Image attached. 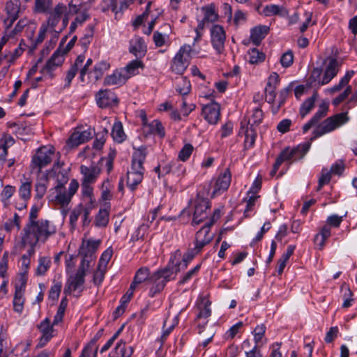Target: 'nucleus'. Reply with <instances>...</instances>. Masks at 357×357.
<instances>
[{"mask_svg": "<svg viewBox=\"0 0 357 357\" xmlns=\"http://www.w3.org/2000/svg\"><path fill=\"white\" fill-rule=\"evenodd\" d=\"M54 155V148L52 146H45L40 148L32 158V165L38 169L50 164Z\"/></svg>", "mask_w": 357, "mask_h": 357, "instance_id": "obj_18", "label": "nucleus"}, {"mask_svg": "<svg viewBox=\"0 0 357 357\" xmlns=\"http://www.w3.org/2000/svg\"><path fill=\"white\" fill-rule=\"evenodd\" d=\"M144 68V65L143 62L140 60L136 59L129 62L126 66L122 69L127 78L129 79L131 77L139 74V69H143Z\"/></svg>", "mask_w": 357, "mask_h": 357, "instance_id": "obj_42", "label": "nucleus"}, {"mask_svg": "<svg viewBox=\"0 0 357 357\" xmlns=\"http://www.w3.org/2000/svg\"><path fill=\"white\" fill-rule=\"evenodd\" d=\"M259 196L252 193V195H248L247 197L244 199V202L246 203V206L244 211V214L245 216H250L252 215V212L254 211L256 202Z\"/></svg>", "mask_w": 357, "mask_h": 357, "instance_id": "obj_52", "label": "nucleus"}, {"mask_svg": "<svg viewBox=\"0 0 357 357\" xmlns=\"http://www.w3.org/2000/svg\"><path fill=\"white\" fill-rule=\"evenodd\" d=\"M54 325L50 323L49 318H45L38 325V329L41 333L39 344L43 347L54 336Z\"/></svg>", "mask_w": 357, "mask_h": 357, "instance_id": "obj_28", "label": "nucleus"}, {"mask_svg": "<svg viewBox=\"0 0 357 357\" xmlns=\"http://www.w3.org/2000/svg\"><path fill=\"white\" fill-rule=\"evenodd\" d=\"M79 187V183L75 178L70 180L68 189L66 188L64 183H59L50 190V202L62 207L68 206Z\"/></svg>", "mask_w": 357, "mask_h": 357, "instance_id": "obj_5", "label": "nucleus"}, {"mask_svg": "<svg viewBox=\"0 0 357 357\" xmlns=\"http://www.w3.org/2000/svg\"><path fill=\"white\" fill-rule=\"evenodd\" d=\"M190 206L193 209V217L192 224L193 225L204 223V225H212L215 220L220 217V211L215 210L213 216H210V204L207 199L197 196Z\"/></svg>", "mask_w": 357, "mask_h": 357, "instance_id": "obj_4", "label": "nucleus"}, {"mask_svg": "<svg viewBox=\"0 0 357 357\" xmlns=\"http://www.w3.org/2000/svg\"><path fill=\"white\" fill-rule=\"evenodd\" d=\"M133 354L132 347L126 345L125 342H119L115 347V355L117 357H130Z\"/></svg>", "mask_w": 357, "mask_h": 357, "instance_id": "obj_48", "label": "nucleus"}, {"mask_svg": "<svg viewBox=\"0 0 357 357\" xmlns=\"http://www.w3.org/2000/svg\"><path fill=\"white\" fill-rule=\"evenodd\" d=\"M149 270L147 268L143 267L139 268L132 282V288L137 287L138 284L145 282L149 277Z\"/></svg>", "mask_w": 357, "mask_h": 357, "instance_id": "obj_50", "label": "nucleus"}, {"mask_svg": "<svg viewBox=\"0 0 357 357\" xmlns=\"http://www.w3.org/2000/svg\"><path fill=\"white\" fill-rule=\"evenodd\" d=\"M145 148L140 147L132 154V164L127 173V186L131 191L137 189L144 178V168L143 163L146 159Z\"/></svg>", "mask_w": 357, "mask_h": 357, "instance_id": "obj_3", "label": "nucleus"}, {"mask_svg": "<svg viewBox=\"0 0 357 357\" xmlns=\"http://www.w3.org/2000/svg\"><path fill=\"white\" fill-rule=\"evenodd\" d=\"M194 148L190 144H186L183 146L178 153V158L182 161H186L191 155Z\"/></svg>", "mask_w": 357, "mask_h": 357, "instance_id": "obj_62", "label": "nucleus"}, {"mask_svg": "<svg viewBox=\"0 0 357 357\" xmlns=\"http://www.w3.org/2000/svg\"><path fill=\"white\" fill-rule=\"evenodd\" d=\"M269 27L266 25H257L250 30V38L252 43L259 45L268 33Z\"/></svg>", "mask_w": 357, "mask_h": 357, "instance_id": "obj_36", "label": "nucleus"}, {"mask_svg": "<svg viewBox=\"0 0 357 357\" xmlns=\"http://www.w3.org/2000/svg\"><path fill=\"white\" fill-rule=\"evenodd\" d=\"M211 301L207 296H201L196 303L195 324L199 328V333H204V328L208 324V319L211 315Z\"/></svg>", "mask_w": 357, "mask_h": 357, "instance_id": "obj_13", "label": "nucleus"}, {"mask_svg": "<svg viewBox=\"0 0 357 357\" xmlns=\"http://www.w3.org/2000/svg\"><path fill=\"white\" fill-rule=\"evenodd\" d=\"M91 6V1L70 0L68 3V12L64 15L63 19V27H66L68 23V15H75V19L70 26V32H74L78 26L82 25L89 18Z\"/></svg>", "mask_w": 357, "mask_h": 357, "instance_id": "obj_2", "label": "nucleus"}, {"mask_svg": "<svg viewBox=\"0 0 357 357\" xmlns=\"http://www.w3.org/2000/svg\"><path fill=\"white\" fill-rule=\"evenodd\" d=\"M175 169H179V171H178V175H182L185 172V167L183 165L175 162H171L162 166L158 165V167H155V172L158 174V177L160 178L162 175L167 174L177 173Z\"/></svg>", "mask_w": 357, "mask_h": 357, "instance_id": "obj_34", "label": "nucleus"}, {"mask_svg": "<svg viewBox=\"0 0 357 357\" xmlns=\"http://www.w3.org/2000/svg\"><path fill=\"white\" fill-rule=\"evenodd\" d=\"M202 12L204 15V18L202 22L197 26L196 29L197 31V38L200 37V34L199 33L198 29H203L204 28V22H215L218 20L219 15L216 11L215 6L213 3H211L208 6H204L202 8Z\"/></svg>", "mask_w": 357, "mask_h": 357, "instance_id": "obj_27", "label": "nucleus"}, {"mask_svg": "<svg viewBox=\"0 0 357 357\" xmlns=\"http://www.w3.org/2000/svg\"><path fill=\"white\" fill-rule=\"evenodd\" d=\"M47 32H53L52 33L53 36L50 39V44L47 47V48L45 50H43L42 53L43 54H47L49 53L50 50H52L54 47V45H56V40H57L56 34L58 33V31H56L54 28H52L50 26V25L49 24H47V22H43L40 28V30H39V32H38V36L36 38V43H41L44 40V38L45 37V34Z\"/></svg>", "mask_w": 357, "mask_h": 357, "instance_id": "obj_24", "label": "nucleus"}, {"mask_svg": "<svg viewBox=\"0 0 357 357\" xmlns=\"http://www.w3.org/2000/svg\"><path fill=\"white\" fill-rule=\"evenodd\" d=\"M341 63L335 58H328L324 63V69L314 68L311 74V78L319 85L328 84L338 73Z\"/></svg>", "mask_w": 357, "mask_h": 357, "instance_id": "obj_6", "label": "nucleus"}, {"mask_svg": "<svg viewBox=\"0 0 357 357\" xmlns=\"http://www.w3.org/2000/svg\"><path fill=\"white\" fill-rule=\"evenodd\" d=\"M354 70L347 71L345 75L340 79L339 82L331 88H327L324 90L326 94H333L341 90L344 91L332 100V103L335 106L339 105L341 102L344 101L348 96L351 93L352 88L349 83L354 75Z\"/></svg>", "mask_w": 357, "mask_h": 357, "instance_id": "obj_11", "label": "nucleus"}, {"mask_svg": "<svg viewBox=\"0 0 357 357\" xmlns=\"http://www.w3.org/2000/svg\"><path fill=\"white\" fill-rule=\"evenodd\" d=\"M231 183V173L226 169L223 173L220 174L215 180L213 185L212 196L220 195L227 190Z\"/></svg>", "mask_w": 357, "mask_h": 357, "instance_id": "obj_26", "label": "nucleus"}, {"mask_svg": "<svg viewBox=\"0 0 357 357\" xmlns=\"http://www.w3.org/2000/svg\"><path fill=\"white\" fill-rule=\"evenodd\" d=\"M25 281L22 280L20 285H16L13 300V310L15 312L21 314L24 310L25 302Z\"/></svg>", "mask_w": 357, "mask_h": 357, "instance_id": "obj_29", "label": "nucleus"}, {"mask_svg": "<svg viewBox=\"0 0 357 357\" xmlns=\"http://www.w3.org/2000/svg\"><path fill=\"white\" fill-rule=\"evenodd\" d=\"M107 271V268L101 267L100 266H97L96 271L93 275V282L96 285H99L102 283L104 280L105 274Z\"/></svg>", "mask_w": 357, "mask_h": 357, "instance_id": "obj_59", "label": "nucleus"}, {"mask_svg": "<svg viewBox=\"0 0 357 357\" xmlns=\"http://www.w3.org/2000/svg\"><path fill=\"white\" fill-rule=\"evenodd\" d=\"M211 40L214 49L218 53L222 52L225 48L226 34L223 27L220 25H213L211 29Z\"/></svg>", "mask_w": 357, "mask_h": 357, "instance_id": "obj_21", "label": "nucleus"}, {"mask_svg": "<svg viewBox=\"0 0 357 357\" xmlns=\"http://www.w3.org/2000/svg\"><path fill=\"white\" fill-rule=\"evenodd\" d=\"M113 255V250L112 248H108L101 255L98 261V266L107 268V264L110 261Z\"/></svg>", "mask_w": 357, "mask_h": 357, "instance_id": "obj_56", "label": "nucleus"}, {"mask_svg": "<svg viewBox=\"0 0 357 357\" xmlns=\"http://www.w3.org/2000/svg\"><path fill=\"white\" fill-rule=\"evenodd\" d=\"M294 61V55L291 51L284 52L280 58V63L284 68H288L291 66Z\"/></svg>", "mask_w": 357, "mask_h": 357, "instance_id": "obj_64", "label": "nucleus"}, {"mask_svg": "<svg viewBox=\"0 0 357 357\" xmlns=\"http://www.w3.org/2000/svg\"><path fill=\"white\" fill-rule=\"evenodd\" d=\"M328 110V102H323L321 104H320L317 112L315 113V114L312 118V121H315L317 123L321 119H322L323 117H324L326 115Z\"/></svg>", "mask_w": 357, "mask_h": 357, "instance_id": "obj_55", "label": "nucleus"}, {"mask_svg": "<svg viewBox=\"0 0 357 357\" xmlns=\"http://www.w3.org/2000/svg\"><path fill=\"white\" fill-rule=\"evenodd\" d=\"M331 234V228L329 226H324L320 231L314 236V243L317 248L322 250L325 245L326 241L330 237Z\"/></svg>", "mask_w": 357, "mask_h": 357, "instance_id": "obj_41", "label": "nucleus"}, {"mask_svg": "<svg viewBox=\"0 0 357 357\" xmlns=\"http://www.w3.org/2000/svg\"><path fill=\"white\" fill-rule=\"evenodd\" d=\"M151 281L153 282V286L149 291V296L151 297L161 291L165 287L167 282L162 278L160 274L156 272L151 277Z\"/></svg>", "mask_w": 357, "mask_h": 357, "instance_id": "obj_39", "label": "nucleus"}, {"mask_svg": "<svg viewBox=\"0 0 357 357\" xmlns=\"http://www.w3.org/2000/svg\"><path fill=\"white\" fill-rule=\"evenodd\" d=\"M349 120L347 112L340 113L326 119L317 127L314 131V137L313 138L322 136L340 128L347 123Z\"/></svg>", "mask_w": 357, "mask_h": 357, "instance_id": "obj_14", "label": "nucleus"}, {"mask_svg": "<svg viewBox=\"0 0 357 357\" xmlns=\"http://www.w3.org/2000/svg\"><path fill=\"white\" fill-rule=\"evenodd\" d=\"M98 106L101 108L116 105L118 99L116 94L109 89H101L96 95Z\"/></svg>", "mask_w": 357, "mask_h": 357, "instance_id": "obj_22", "label": "nucleus"}, {"mask_svg": "<svg viewBox=\"0 0 357 357\" xmlns=\"http://www.w3.org/2000/svg\"><path fill=\"white\" fill-rule=\"evenodd\" d=\"M89 269L90 268L79 264L77 271L69 275L63 291L66 295H80L84 289L85 276Z\"/></svg>", "mask_w": 357, "mask_h": 357, "instance_id": "obj_10", "label": "nucleus"}, {"mask_svg": "<svg viewBox=\"0 0 357 357\" xmlns=\"http://www.w3.org/2000/svg\"><path fill=\"white\" fill-rule=\"evenodd\" d=\"M67 8L65 4L59 3L56 4L52 10L49 12V17L47 24L50 25L52 28H55L56 24L60 22L61 17L66 13Z\"/></svg>", "mask_w": 357, "mask_h": 357, "instance_id": "obj_31", "label": "nucleus"}, {"mask_svg": "<svg viewBox=\"0 0 357 357\" xmlns=\"http://www.w3.org/2000/svg\"><path fill=\"white\" fill-rule=\"evenodd\" d=\"M181 255L179 251H176L172 255L167 268L157 271L160 275L164 278L166 282L174 279L178 272L182 270L178 261L181 259Z\"/></svg>", "mask_w": 357, "mask_h": 357, "instance_id": "obj_19", "label": "nucleus"}, {"mask_svg": "<svg viewBox=\"0 0 357 357\" xmlns=\"http://www.w3.org/2000/svg\"><path fill=\"white\" fill-rule=\"evenodd\" d=\"M112 137L114 140L118 143L123 142L126 138L123 125L119 121H115L113 125L112 130Z\"/></svg>", "mask_w": 357, "mask_h": 357, "instance_id": "obj_44", "label": "nucleus"}, {"mask_svg": "<svg viewBox=\"0 0 357 357\" xmlns=\"http://www.w3.org/2000/svg\"><path fill=\"white\" fill-rule=\"evenodd\" d=\"M93 131L91 128L83 129L77 128L70 135L67 143L70 147H76L89 141L93 136Z\"/></svg>", "mask_w": 357, "mask_h": 357, "instance_id": "obj_20", "label": "nucleus"}, {"mask_svg": "<svg viewBox=\"0 0 357 357\" xmlns=\"http://www.w3.org/2000/svg\"><path fill=\"white\" fill-rule=\"evenodd\" d=\"M130 52L136 56H142L146 52V45L139 36L134 37L130 42Z\"/></svg>", "mask_w": 357, "mask_h": 357, "instance_id": "obj_37", "label": "nucleus"}, {"mask_svg": "<svg viewBox=\"0 0 357 357\" xmlns=\"http://www.w3.org/2000/svg\"><path fill=\"white\" fill-rule=\"evenodd\" d=\"M220 115V105L215 102L206 105L202 108L204 119L211 124H216Z\"/></svg>", "mask_w": 357, "mask_h": 357, "instance_id": "obj_25", "label": "nucleus"}, {"mask_svg": "<svg viewBox=\"0 0 357 357\" xmlns=\"http://www.w3.org/2000/svg\"><path fill=\"white\" fill-rule=\"evenodd\" d=\"M80 173L82 175L81 183V195L87 198H95L93 184L99 177L101 169L96 165H81Z\"/></svg>", "mask_w": 357, "mask_h": 357, "instance_id": "obj_8", "label": "nucleus"}, {"mask_svg": "<svg viewBox=\"0 0 357 357\" xmlns=\"http://www.w3.org/2000/svg\"><path fill=\"white\" fill-rule=\"evenodd\" d=\"M263 118V112L261 109L256 107L252 110V114L249 118L248 124L252 126L254 124H259Z\"/></svg>", "mask_w": 357, "mask_h": 357, "instance_id": "obj_58", "label": "nucleus"}, {"mask_svg": "<svg viewBox=\"0 0 357 357\" xmlns=\"http://www.w3.org/2000/svg\"><path fill=\"white\" fill-rule=\"evenodd\" d=\"M200 250L194 247L192 249H190L187 251V252L184 255L182 261H180V259L178 261V264H180V266L182 269L185 268L190 261L192 260V259L200 252Z\"/></svg>", "mask_w": 357, "mask_h": 357, "instance_id": "obj_53", "label": "nucleus"}, {"mask_svg": "<svg viewBox=\"0 0 357 357\" xmlns=\"http://www.w3.org/2000/svg\"><path fill=\"white\" fill-rule=\"evenodd\" d=\"M56 227L45 220L30 222L24 229L22 243L31 246L29 254L34 252L33 248L38 242L45 243L51 236L56 233Z\"/></svg>", "mask_w": 357, "mask_h": 357, "instance_id": "obj_1", "label": "nucleus"}, {"mask_svg": "<svg viewBox=\"0 0 357 357\" xmlns=\"http://www.w3.org/2000/svg\"><path fill=\"white\" fill-rule=\"evenodd\" d=\"M310 148V143H305L295 148H285L276 158V167L280 166L284 162L295 161L303 158Z\"/></svg>", "mask_w": 357, "mask_h": 357, "instance_id": "obj_15", "label": "nucleus"}, {"mask_svg": "<svg viewBox=\"0 0 357 357\" xmlns=\"http://www.w3.org/2000/svg\"><path fill=\"white\" fill-rule=\"evenodd\" d=\"M149 227V224L142 223L138 228L135 231L131 236V239L132 241H138L144 238L145 234H146L148 229Z\"/></svg>", "mask_w": 357, "mask_h": 357, "instance_id": "obj_57", "label": "nucleus"}, {"mask_svg": "<svg viewBox=\"0 0 357 357\" xmlns=\"http://www.w3.org/2000/svg\"><path fill=\"white\" fill-rule=\"evenodd\" d=\"M195 55L192 47L189 45H184L180 47L172 59L171 70L176 74H183L193 56Z\"/></svg>", "mask_w": 357, "mask_h": 357, "instance_id": "obj_12", "label": "nucleus"}, {"mask_svg": "<svg viewBox=\"0 0 357 357\" xmlns=\"http://www.w3.org/2000/svg\"><path fill=\"white\" fill-rule=\"evenodd\" d=\"M128 78L122 68L115 70L112 74L104 79L105 86H121L126 83Z\"/></svg>", "mask_w": 357, "mask_h": 357, "instance_id": "obj_33", "label": "nucleus"}, {"mask_svg": "<svg viewBox=\"0 0 357 357\" xmlns=\"http://www.w3.org/2000/svg\"><path fill=\"white\" fill-rule=\"evenodd\" d=\"M248 60L251 64H259L265 59V54L257 48H252L248 51Z\"/></svg>", "mask_w": 357, "mask_h": 357, "instance_id": "obj_46", "label": "nucleus"}, {"mask_svg": "<svg viewBox=\"0 0 357 357\" xmlns=\"http://www.w3.org/2000/svg\"><path fill=\"white\" fill-rule=\"evenodd\" d=\"M108 208H100L95 217V225L98 227H106L109 222Z\"/></svg>", "mask_w": 357, "mask_h": 357, "instance_id": "obj_47", "label": "nucleus"}, {"mask_svg": "<svg viewBox=\"0 0 357 357\" xmlns=\"http://www.w3.org/2000/svg\"><path fill=\"white\" fill-rule=\"evenodd\" d=\"M81 202L70 213L69 221L72 227L75 228L79 216L82 218L83 225H89V215L96 206V198H87L81 195Z\"/></svg>", "mask_w": 357, "mask_h": 357, "instance_id": "obj_7", "label": "nucleus"}, {"mask_svg": "<svg viewBox=\"0 0 357 357\" xmlns=\"http://www.w3.org/2000/svg\"><path fill=\"white\" fill-rule=\"evenodd\" d=\"M21 3L20 0H10L6 3V17L4 19V23L8 29L13 23L17 19L21 10Z\"/></svg>", "mask_w": 357, "mask_h": 357, "instance_id": "obj_23", "label": "nucleus"}, {"mask_svg": "<svg viewBox=\"0 0 357 357\" xmlns=\"http://www.w3.org/2000/svg\"><path fill=\"white\" fill-rule=\"evenodd\" d=\"M318 97L317 92L314 93L312 97L307 98L301 105L300 108V114L304 117L306 116L314 107V102Z\"/></svg>", "mask_w": 357, "mask_h": 357, "instance_id": "obj_51", "label": "nucleus"}, {"mask_svg": "<svg viewBox=\"0 0 357 357\" xmlns=\"http://www.w3.org/2000/svg\"><path fill=\"white\" fill-rule=\"evenodd\" d=\"M110 63L107 61H100L96 63L93 69L89 73V82H96L100 79L104 73L109 70Z\"/></svg>", "mask_w": 357, "mask_h": 357, "instance_id": "obj_32", "label": "nucleus"}, {"mask_svg": "<svg viewBox=\"0 0 357 357\" xmlns=\"http://www.w3.org/2000/svg\"><path fill=\"white\" fill-rule=\"evenodd\" d=\"M3 227L8 232L11 231L15 228H16L17 230H19L20 228V216L17 213H15L13 218L8 219L6 221Z\"/></svg>", "mask_w": 357, "mask_h": 357, "instance_id": "obj_54", "label": "nucleus"}, {"mask_svg": "<svg viewBox=\"0 0 357 357\" xmlns=\"http://www.w3.org/2000/svg\"><path fill=\"white\" fill-rule=\"evenodd\" d=\"M176 90L181 96L188 95L191 91V84L186 77H180L176 82Z\"/></svg>", "mask_w": 357, "mask_h": 357, "instance_id": "obj_45", "label": "nucleus"}, {"mask_svg": "<svg viewBox=\"0 0 357 357\" xmlns=\"http://www.w3.org/2000/svg\"><path fill=\"white\" fill-rule=\"evenodd\" d=\"M62 288V284L60 282H54L49 291V298L50 299L55 301H56L60 295L61 291Z\"/></svg>", "mask_w": 357, "mask_h": 357, "instance_id": "obj_60", "label": "nucleus"}, {"mask_svg": "<svg viewBox=\"0 0 357 357\" xmlns=\"http://www.w3.org/2000/svg\"><path fill=\"white\" fill-rule=\"evenodd\" d=\"M102 243L101 239L83 238L79 248V255L82 257L80 265L91 268L96 259V252Z\"/></svg>", "mask_w": 357, "mask_h": 357, "instance_id": "obj_9", "label": "nucleus"}, {"mask_svg": "<svg viewBox=\"0 0 357 357\" xmlns=\"http://www.w3.org/2000/svg\"><path fill=\"white\" fill-rule=\"evenodd\" d=\"M211 225H204L196 234L195 247L202 249L213 239V234L210 233Z\"/></svg>", "mask_w": 357, "mask_h": 357, "instance_id": "obj_30", "label": "nucleus"}, {"mask_svg": "<svg viewBox=\"0 0 357 357\" xmlns=\"http://www.w3.org/2000/svg\"><path fill=\"white\" fill-rule=\"evenodd\" d=\"M31 181L26 180L21 183L18 192L20 197L26 202L31 198Z\"/></svg>", "mask_w": 357, "mask_h": 357, "instance_id": "obj_49", "label": "nucleus"}, {"mask_svg": "<svg viewBox=\"0 0 357 357\" xmlns=\"http://www.w3.org/2000/svg\"><path fill=\"white\" fill-rule=\"evenodd\" d=\"M151 281L153 282V286L149 291V296L151 297L161 291L165 287L167 282L162 278L160 274L156 272L151 277Z\"/></svg>", "mask_w": 357, "mask_h": 357, "instance_id": "obj_40", "label": "nucleus"}, {"mask_svg": "<svg viewBox=\"0 0 357 357\" xmlns=\"http://www.w3.org/2000/svg\"><path fill=\"white\" fill-rule=\"evenodd\" d=\"M97 355L98 347L95 342H91L83 349L81 357H96Z\"/></svg>", "mask_w": 357, "mask_h": 357, "instance_id": "obj_63", "label": "nucleus"}, {"mask_svg": "<svg viewBox=\"0 0 357 357\" xmlns=\"http://www.w3.org/2000/svg\"><path fill=\"white\" fill-rule=\"evenodd\" d=\"M239 134L243 135L244 139V149H250L254 146L257 132L252 126L248 125L246 127H241L239 131Z\"/></svg>", "mask_w": 357, "mask_h": 357, "instance_id": "obj_35", "label": "nucleus"}, {"mask_svg": "<svg viewBox=\"0 0 357 357\" xmlns=\"http://www.w3.org/2000/svg\"><path fill=\"white\" fill-rule=\"evenodd\" d=\"M265 332L266 326L264 324H259L255 327L252 331L255 346L250 351L246 350L250 347V342L248 340H245L243 342L242 348L245 349V353L246 354L247 357H257L258 356H261L259 352V347L266 342Z\"/></svg>", "mask_w": 357, "mask_h": 357, "instance_id": "obj_16", "label": "nucleus"}, {"mask_svg": "<svg viewBox=\"0 0 357 357\" xmlns=\"http://www.w3.org/2000/svg\"><path fill=\"white\" fill-rule=\"evenodd\" d=\"M65 40L66 39L62 40L59 48L47 61L45 66L42 68L41 73L45 77L52 78L53 77L52 72L54 70V69L61 66V64L63 63L64 56L66 54L64 52H63V43Z\"/></svg>", "mask_w": 357, "mask_h": 357, "instance_id": "obj_17", "label": "nucleus"}, {"mask_svg": "<svg viewBox=\"0 0 357 357\" xmlns=\"http://www.w3.org/2000/svg\"><path fill=\"white\" fill-rule=\"evenodd\" d=\"M283 8L275 4H269L264 7L263 12L266 16L281 14Z\"/></svg>", "mask_w": 357, "mask_h": 357, "instance_id": "obj_61", "label": "nucleus"}, {"mask_svg": "<svg viewBox=\"0 0 357 357\" xmlns=\"http://www.w3.org/2000/svg\"><path fill=\"white\" fill-rule=\"evenodd\" d=\"M52 264L50 257L42 256L38 258V264L36 268V275L37 276H43L50 269Z\"/></svg>", "mask_w": 357, "mask_h": 357, "instance_id": "obj_43", "label": "nucleus"}, {"mask_svg": "<svg viewBox=\"0 0 357 357\" xmlns=\"http://www.w3.org/2000/svg\"><path fill=\"white\" fill-rule=\"evenodd\" d=\"M142 124L144 128L146 129L149 128V131L151 133L155 134L162 137L165 136V129L160 121L158 120H153L151 123H147V119L145 115L142 116Z\"/></svg>", "mask_w": 357, "mask_h": 357, "instance_id": "obj_38", "label": "nucleus"}]
</instances>
